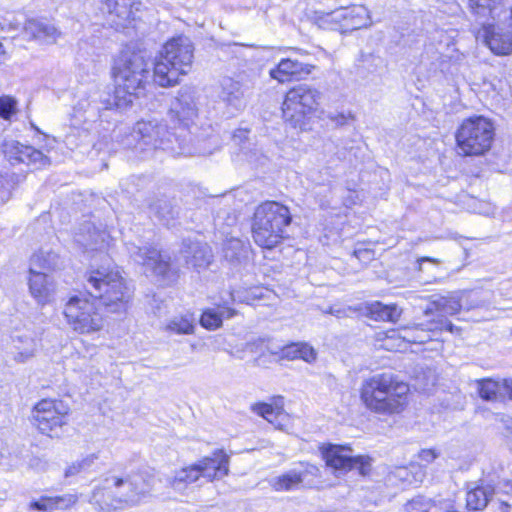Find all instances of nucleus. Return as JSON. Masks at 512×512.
<instances>
[{
	"label": "nucleus",
	"instance_id": "f257e3e1",
	"mask_svg": "<svg viewBox=\"0 0 512 512\" xmlns=\"http://www.w3.org/2000/svg\"><path fill=\"white\" fill-rule=\"evenodd\" d=\"M112 71L115 82L114 95L95 92L87 98L80 99L74 107L75 125L96 121L104 110H126L144 90L149 77L144 55L130 50L120 53L114 61Z\"/></svg>",
	"mask_w": 512,
	"mask_h": 512
},
{
	"label": "nucleus",
	"instance_id": "f03ea898",
	"mask_svg": "<svg viewBox=\"0 0 512 512\" xmlns=\"http://www.w3.org/2000/svg\"><path fill=\"white\" fill-rule=\"evenodd\" d=\"M168 116L173 124L172 129L175 130L173 133L157 120L138 121L131 134L137 141L135 148L141 151L163 149L177 154H192L186 148V136L191 133L197 109L189 89L178 92V96L171 103Z\"/></svg>",
	"mask_w": 512,
	"mask_h": 512
},
{
	"label": "nucleus",
	"instance_id": "7ed1b4c3",
	"mask_svg": "<svg viewBox=\"0 0 512 512\" xmlns=\"http://www.w3.org/2000/svg\"><path fill=\"white\" fill-rule=\"evenodd\" d=\"M153 477L146 472L106 476L94 488L90 503L102 511L126 509L139 504L152 490Z\"/></svg>",
	"mask_w": 512,
	"mask_h": 512
},
{
	"label": "nucleus",
	"instance_id": "20e7f679",
	"mask_svg": "<svg viewBox=\"0 0 512 512\" xmlns=\"http://www.w3.org/2000/svg\"><path fill=\"white\" fill-rule=\"evenodd\" d=\"M409 385L388 372L373 374L360 385L362 404L369 411L390 416L399 414L407 406Z\"/></svg>",
	"mask_w": 512,
	"mask_h": 512
},
{
	"label": "nucleus",
	"instance_id": "39448f33",
	"mask_svg": "<svg viewBox=\"0 0 512 512\" xmlns=\"http://www.w3.org/2000/svg\"><path fill=\"white\" fill-rule=\"evenodd\" d=\"M87 282L94 289L98 298L110 313L127 312L133 291L122 277L119 268L107 258L105 263L92 268Z\"/></svg>",
	"mask_w": 512,
	"mask_h": 512
},
{
	"label": "nucleus",
	"instance_id": "423d86ee",
	"mask_svg": "<svg viewBox=\"0 0 512 512\" xmlns=\"http://www.w3.org/2000/svg\"><path fill=\"white\" fill-rule=\"evenodd\" d=\"M194 46L185 36L167 41L155 58L153 81L160 87H172L179 83L180 76L186 75L193 63Z\"/></svg>",
	"mask_w": 512,
	"mask_h": 512
},
{
	"label": "nucleus",
	"instance_id": "0eeeda50",
	"mask_svg": "<svg viewBox=\"0 0 512 512\" xmlns=\"http://www.w3.org/2000/svg\"><path fill=\"white\" fill-rule=\"evenodd\" d=\"M292 216L287 206L276 201H265L254 212L252 235L262 248L272 249L284 238L285 228Z\"/></svg>",
	"mask_w": 512,
	"mask_h": 512
},
{
	"label": "nucleus",
	"instance_id": "6e6552de",
	"mask_svg": "<svg viewBox=\"0 0 512 512\" xmlns=\"http://www.w3.org/2000/svg\"><path fill=\"white\" fill-rule=\"evenodd\" d=\"M228 473L229 456L222 449H218L210 456L203 457L196 463L176 471L173 477L168 478V483L174 490L181 491L200 477L207 481H214L222 479Z\"/></svg>",
	"mask_w": 512,
	"mask_h": 512
},
{
	"label": "nucleus",
	"instance_id": "1a4fd4ad",
	"mask_svg": "<svg viewBox=\"0 0 512 512\" xmlns=\"http://www.w3.org/2000/svg\"><path fill=\"white\" fill-rule=\"evenodd\" d=\"M494 136V124L483 116L463 120L455 134L457 147L464 156L485 154L491 148Z\"/></svg>",
	"mask_w": 512,
	"mask_h": 512
},
{
	"label": "nucleus",
	"instance_id": "9d476101",
	"mask_svg": "<svg viewBox=\"0 0 512 512\" xmlns=\"http://www.w3.org/2000/svg\"><path fill=\"white\" fill-rule=\"evenodd\" d=\"M322 93L307 84L291 88L283 102L284 119L294 128L304 130L307 119L319 110Z\"/></svg>",
	"mask_w": 512,
	"mask_h": 512
},
{
	"label": "nucleus",
	"instance_id": "9b49d317",
	"mask_svg": "<svg viewBox=\"0 0 512 512\" xmlns=\"http://www.w3.org/2000/svg\"><path fill=\"white\" fill-rule=\"evenodd\" d=\"M63 315L69 328L81 335L100 332L105 325L97 300L84 294L70 297L64 306Z\"/></svg>",
	"mask_w": 512,
	"mask_h": 512
},
{
	"label": "nucleus",
	"instance_id": "f8f14e48",
	"mask_svg": "<svg viewBox=\"0 0 512 512\" xmlns=\"http://www.w3.org/2000/svg\"><path fill=\"white\" fill-rule=\"evenodd\" d=\"M69 407L58 399H42L33 408L32 425L42 434L58 436L67 423Z\"/></svg>",
	"mask_w": 512,
	"mask_h": 512
},
{
	"label": "nucleus",
	"instance_id": "ddd939ff",
	"mask_svg": "<svg viewBox=\"0 0 512 512\" xmlns=\"http://www.w3.org/2000/svg\"><path fill=\"white\" fill-rule=\"evenodd\" d=\"M322 23L332 30L342 33L367 27L370 24L368 10L363 6L341 7L327 13Z\"/></svg>",
	"mask_w": 512,
	"mask_h": 512
},
{
	"label": "nucleus",
	"instance_id": "4468645a",
	"mask_svg": "<svg viewBox=\"0 0 512 512\" xmlns=\"http://www.w3.org/2000/svg\"><path fill=\"white\" fill-rule=\"evenodd\" d=\"M322 455L327 466L335 470L358 469L360 474L365 475L370 466V458L365 456H354L349 447L341 445H328L322 448Z\"/></svg>",
	"mask_w": 512,
	"mask_h": 512
},
{
	"label": "nucleus",
	"instance_id": "2eb2a0df",
	"mask_svg": "<svg viewBox=\"0 0 512 512\" xmlns=\"http://www.w3.org/2000/svg\"><path fill=\"white\" fill-rule=\"evenodd\" d=\"M481 25L477 38L482 39L494 54L503 56L512 52V29H504L502 18Z\"/></svg>",
	"mask_w": 512,
	"mask_h": 512
},
{
	"label": "nucleus",
	"instance_id": "dca6fc26",
	"mask_svg": "<svg viewBox=\"0 0 512 512\" xmlns=\"http://www.w3.org/2000/svg\"><path fill=\"white\" fill-rule=\"evenodd\" d=\"M3 153L11 165L26 164L41 168L49 164V158L40 150L25 145L17 140H5L2 145Z\"/></svg>",
	"mask_w": 512,
	"mask_h": 512
},
{
	"label": "nucleus",
	"instance_id": "f3484780",
	"mask_svg": "<svg viewBox=\"0 0 512 512\" xmlns=\"http://www.w3.org/2000/svg\"><path fill=\"white\" fill-rule=\"evenodd\" d=\"M127 250L133 260L146 267L154 275L168 277L170 272V257L160 253L155 248L139 247L133 243L127 245Z\"/></svg>",
	"mask_w": 512,
	"mask_h": 512
},
{
	"label": "nucleus",
	"instance_id": "a211bd4d",
	"mask_svg": "<svg viewBox=\"0 0 512 512\" xmlns=\"http://www.w3.org/2000/svg\"><path fill=\"white\" fill-rule=\"evenodd\" d=\"M74 240L85 252H102L108 249L111 243V237L108 232L98 229L89 221L80 225L75 233Z\"/></svg>",
	"mask_w": 512,
	"mask_h": 512
},
{
	"label": "nucleus",
	"instance_id": "6ab92c4d",
	"mask_svg": "<svg viewBox=\"0 0 512 512\" xmlns=\"http://www.w3.org/2000/svg\"><path fill=\"white\" fill-rule=\"evenodd\" d=\"M314 66L300 62L296 59L283 58L269 71L272 79L284 84L291 81H299L306 78L313 71Z\"/></svg>",
	"mask_w": 512,
	"mask_h": 512
},
{
	"label": "nucleus",
	"instance_id": "aec40b11",
	"mask_svg": "<svg viewBox=\"0 0 512 512\" xmlns=\"http://www.w3.org/2000/svg\"><path fill=\"white\" fill-rule=\"evenodd\" d=\"M101 12L115 29L124 28L132 17L133 0H97Z\"/></svg>",
	"mask_w": 512,
	"mask_h": 512
},
{
	"label": "nucleus",
	"instance_id": "412c9836",
	"mask_svg": "<svg viewBox=\"0 0 512 512\" xmlns=\"http://www.w3.org/2000/svg\"><path fill=\"white\" fill-rule=\"evenodd\" d=\"M317 468L310 464L300 463L285 473L272 477L269 484L275 491H291L298 489L308 474L313 475Z\"/></svg>",
	"mask_w": 512,
	"mask_h": 512
},
{
	"label": "nucleus",
	"instance_id": "4be33fe9",
	"mask_svg": "<svg viewBox=\"0 0 512 512\" xmlns=\"http://www.w3.org/2000/svg\"><path fill=\"white\" fill-rule=\"evenodd\" d=\"M29 293L39 305L50 303L55 295L56 286L47 273L29 272Z\"/></svg>",
	"mask_w": 512,
	"mask_h": 512
},
{
	"label": "nucleus",
	"instance_id": "5701e85b",
	"mask_svg": "<svg viewBox=\"0 0 512 512\" xmlns=\"http://www.w3.org/2000/svg\"><path fill=\"white\" fill-rule=\"evenodd\" d=\"M24 32L30 40L46 45L56 43L58 38L61 36V32L54 24L44 19L36 18L26 20L24 24Z\"/></svg>",
	"mask_w": 512,
	"mask_h": 512
},
{
	"label": "nucleus",
	"instance_id": "b1692460",
	"mask_svg": "<svg viewBox=\"0 0 512 512\" xmlns=\"http://www.w3.org/2000/svg\"><path fill=\"white\" fill-rule=\"evenodd\" d=\"M469 8L480 24L506 19L504 0H469Z\"/></svg>",
	"mask_w": 512,
	"mask_h": 512
},
{
	"label": "nucleus",
	"instance_id": "393cba45",
	"mask_svg": "<svg viewBox=\"0 0 512 512\" xmlns=\"http://www.w3.org/2000/svg\"><path fill=\"white\" fill-rule=\"evenodd\" d=\"M181 255L188 266L193 268H206L212 261V252L206 243L185 240Z\"/></svg>",
	"mask_w": 512,
	"mask_h": 512
},
{
	"label": "nucleus",
	"instance_id": "a878e982",
	"mask_svg": "<svg viewBox=\"0 0 512 512\" xmlns=\"http://www.w3.org/2000/svg\"><path fill=\"white\" fill-rule=\"evenodd\" d=\"M437 329H441L438 322L435 320L424 324H413L411 326H407L399 329L398 331L392 330L389 333L388 337L393 338L397 335L401 337L403 340H406L410 343H425L431 339L430 332H433Z\"/></svg>",
	"mask_w": 512,
	"mask_h": 512
},
{
	"label": "nucleus",
	"instance_id": "bb28decb",
	"mask_svg": "<svg viewBox=\"0 0 512 512\" xmlns=\"http://www.w3.org/2000/svg\"><path fill=\"white\" fill-rule=\"evenodd\" d=\"M462 294L459 292L451 293L448 296H440L433 300L425 309L426 316L438 313L441 316H453L462 309Z\"/></svg>",
	"mask_w": 512,
	"mask_h": 512
},
{
	"label": "nucleus",
	"instance_id": "cd10ccee",
	"mask_svg": "<svg viewBox=\"0 0 512 512\" xmlns=\"http://www.w3.org/2000/svg\"><path fill=\"white\" fill-rule=\"evenodd\" d=\"M78 498L74 494H64L59 496H42L38 500L30 503L29 507L34 510L54 512L56 510H65L76 504Z\"/></svg>",
	"mask_w": 512,
	"mask_h": 512
},
{
	"label": "nucleus",
	"instance_id": "c85d7f7f",
	"mask_svg": "<svg viewBox=\"0 0 512 512\" xmlns=\"http://www.w3.org/2000/svg\"><path fill=\"white\" fill-rule=\"evenodd\" d=\"M367 314L376 321L396 322L402 310L396 304H384L380 301L368 302L365 305Z\"/></svg>",
	"mask_w": 512,
	"mask_h": 512
},
{
	"label": "nucleus",
	"instance_id": "c756f323",
	"mask_svg": "<svg viewBox=\"0 0 512 512\" xmlns=\"http://www.w3.org/2000/svg\"><path fill=\"white\" fill-rule=\"evenodd\" d=\"M59 256L49 250H40L32 255L29 264V272L47 273L55 270L59 266Z\"/></svg>",
	"mask_w": 512,
	"mask_h": 512
},
{
	"label": "nucleus",
	"instance_id": "7c9ffc66",
	"mask_svg": "<svg viewBox=\"0 0 512 512\" xmlns=\"http://www.w3.org/2000/svg\"><path fill=\"white\" fill-rule=\"evenodd\" d=\"M235 313L234 309L228 307L208 309L203 312L200 323L206 329L215 330L222 325L223 319L232 318Z\"/></svg>",
	"mask_w": 512,
	"mask_h": 512
},
{
	"label": "nucleus",
	"instance_id": "2f4dec72",
	"mask_svg": "<svg viewBox=\"0 0 512 512\" xmlns=\"http://www.w3.org/2000/svg\"><path fill=\"white\" fill-rule=\"evenodd\" d=\"M505 380L483 379L478 381V392L482 399L497 400L506 396Z\"/></svg>",
	"mask_w": 512,
	"mask_h": 512
},
{
	"label": "nucleus",
	"instance_id": "473e14b6",
	"mask_svg": "<svg viewBox=\"0 0 512 512\" xmlns=\"http://www.w3.org/2000/svg\"><path fill=\"white\" fill-rule=\"evenodd\" d=\"M164 330L175 334H192L194 330V320L189 315L175 316L167 322Z\"/></svg>",
	"mask_w": 512,
	"mask_h": 512
},
{
	"label": "nucleus",
	"instance_id": "72a5a7b5",
	"mask_svg": "<svg viewBox=\"0 0 512 512\" xmlns=\"http://www.w3.org/2000/svg\"><path fill=\"white\" fill-rule=\"evenodd\" d=\"M15 348L18 350L14 359L18 362H25L34 356L36 351V342L28 336H18L14 339Z\"/></svg>",
	"mask_w": 512,
	"mask_h": 512
},
{
	"label": "nucleus",
	"instance_id": "f704fd0d",
	"mask_svg": "<svg viewBox=\"0 0 512 512\" xmlns=\"http://www.w3.org/2000/svg\"><path fill=\"white\" fill-rule=\"evenodd\" d=\"M489 494L483 487H476L467 492L466 506L470 510H481L486 507Z\"/></svg>",
	"mask_w": 512,
	"mask_h": 512
},
{
	"label": "nucleus",
	"instance_id": "c9c22d12",
	"mask_svg": "<svg viewBox=\"0 0 512 512\" xmlns=\"http://www.w3.org/2000/svg\"><path fill=\"white\" fill-rule=\"evenodd\" d=\"M251 410L274 425H276L277 418L283 415L282 407L273 406L268 403H255L251 406Z\"/></svg>",
	"mask_w": 512,
	"mask_h": 512
},
{
	"label": "nucleus",
	"instance_id": "e433bc0d",
	"mask_svg": "<svg viewBox=\"0 0 512 512\" xmlns=\"http://www.w3.org/2000/svg\"><path fill=\"white\" fill-rule=\"evenodd\" d=\"M252 347H254L252 351L259 352L260 357L270 355L274 357L276 361L281 358L282 346L271 340L259 339L252 343Z\"/></svg>",
	"mask_w": 512,
	"mask_h": 512
},
{
	"label": "nucleus",
	"instance_id": "4c0bfd02",
	"mask_svg": "<svg viewBox=\"0 0 512 512\" xmlns=\"http://www.w3.org/2000/svg\"><path fill=\"white\" fill-rule=\"evenodd\" d=\"M96 459H97V457L94 454H92V455L86 456L85 458H83L79 461L72 463L71 465H69L66 468L65 477L75 476V475L79 474L80 472L89 469L94 464Z\"/></svg>",
	"mask_w": 512,
	"mask_h": 512
},
{
	"label": "nucleus",
	"instance_id": "58836bf2",
	"mask_svg": "<svg viewBox=\"0 0 512 512\" xmlns=\"http://www.w3.org/2000/svg\"><path fill=\"white\" fill-rule=\"evenodd\" d=\"M416 381L419 389L429 391L436 384L437 376L434 370L427 369L416 377Z\"/></svg>",
	"mask_w": 512,
	"mask_h": 512
},
{
	"label": "nucleus",
	"instance_id": "ea45409f",
	"mask_svg": "<svg viewBox=\"0 0 512 512\" xmlns=\"http://www.w3.org/2000/svg\"><path fill=\"white\" fill-rule=\"evenodd\" d=\"M16 112V101L11 97H0V117L9 119Z\"/></svg>",
	"mask_w": 512,
	"mask_h": 512
},
{
	"label": "nucleus",
	"instance_id": "a19ab883",
	"mask_svg": "<svg viewBox=\"0 0 512 512\" xmlns=\"http://www.w3.org/2000/svg\"><path fill=\"white\" fill-rule=\"evenodd\" d=\"M433 508H435V505H433L430 500H426L422 497L413 499L407 507L409 512H431Z\"/></svg>",
	"mask_w": 512,
	"mask_h": 512
},
{
	"label": "nucleus",
	"instance_id": "79ce46f5",
	"mask_svg": "<svg viewBox=\"0 0 512 512\" xmlns=\"http://www.w3.org/2000/svg\"><path fill=\"white\" fill-rule=\"evenodd\" d=\"M153 210L166 222V224H168L169 220L175 216L174 209L167 201H163L160 204L153 206Z\"/></svg>",
	"mask_w": 512,
	"mask_h": 512
},
{
	"label": "nucleus",
	"instance_id": "37998d69",
	"mask_svg": "<svg viewBox=\"0 0 512 512\" xmlns=\"http://www.w3.org/2000/svg\"><path fill=\"white\" fill-rule=\"evenodd\" d=\"M298 349V359H302L308 363H312L316 360V351L310 345L306 343H299Z\"/></svg>",
	"mask_w": 512,
	"mask_h": 512
},
{
	"label": "nucleus",
	"instance_id": "c03bdc74",
	"mask_svg": "<svg viewBox=\"0 0 512 512\" xmlns=\"http://www.w3.org/2000/svg\"><path fill=\"white\" fill-rule=\"evenodd\" d=\"M299 343H292L290 345L282 346L281 350V358L286 360H295L298 359L299 354Z\"/></svg>",
	"mask_w": 512,
	"mask_h": 512
},
{
	"label": "nucleus",
	"instance_id": "a18cd8bd",
	"mask_svg": "<svg viewBox=\"0 0 512 512\" xmlns=\"http://www.w3.org/2000/svg\"><path fill=\"white\" fill-rule=\"evenodd\" d=\"M242 247V242L239 239H230L224 248L225 257L230 258L231 260L235 258L238 253L236 250L240 249Z\"/></svg>",
	"mask_w": 512,
	"mask_h": 512
},
{
	"label": "nucleus",
	"instance_id": "49530a36",
	"mask_svg": "<svg viewBox=\"0 0 512 512\" xmlns=\"http://www.w3.org/2000/svg\"><path fill=\"white\" fill-rule=\"evenodd\" d=\"M329 119L337 126H344L347 125L350 121L354 120V115L351 112L335 113L330 114Z\"/></svg>",
	"mask_w": 512,
	"mask_h": 512
},
{
	"label": "nucleus",
	"instance_id": "de8ad7c7",
	"mask_svg": "<svg viewBox=\"0 0 512 512\" xmlns=\"http://www.w3.org/2000/svg\"><path fill=\"white\" fill-rule=\"evenodd\" d=\"M361 201L360 194L355 190H347L343 196V204L346 207L357 205Z\"/></svg>",
	"mask_w": 512,
	"mask_h": 512
},
{
	"label": "nucleus",
	"instance_id": "09e8293b",
	"mask_svg": "<svg viewBox=\"0 0 512 512\" xmlns=\"http://www.w3.org/2000/svg\"><path fill=\"white\" fill-rule=\"evenodd\" d=\"M438 456L439 453L435 449H423L418 454V458L425 464L432 463Z\"/></svg>",
	"mask_w": 512,
	"mask_h": 512
},
{
	"label": "nucleus",
	"instance_id": "8fccbe9b",
	"mask_svg": "<svg viewBox=\"0 0 512 512\" xmlns=\"http://www.w3.org/2000/svg\"><path fill=\"white\" fill-rule=\"evenodd\" d=\"M249 131L246 129H238L233 134V139L241 143L243 140L247 139Z\"/></svg>",
	"mask_w": 512,
	"mask_h": 512
},
{
	"label": "nucleus",
	"instance_id": "3c124183",
	"mask_svg": "<svg viewBox=\"0 0 512 512\" xmlns=\"http://www.w3.org/2000/svg\"><path fill=\"white\" fill-rule=\"evenodd\" d=\"M439 326L441 327L440 330H442L443 328H445L446 330H448L449 332L451 333H455V332H459V328L454 326L451 322H443V321H437Z\"/></svg>",
	"mask_w": 512,
	"mask_h": 512
},
{
	"label": "nucleus",
	"instance_id": "603ef678",
	"mask_svg": "<svg viewBox=\"0 0 512 512\" xmlns=\"http://www.w3.org/2000/svg\"><path fill=\"white\" fill-rule=\"evenodd\" d=\"M337 146L333 141H326L323 144V151L327 153H335Z\"/></svg>",
	"mask_w": 512,
	"mask_h": 512
},
{
	"label": "nucleus",
	"instance_id": "864d4df0",
	"mask_svg": "<svg viewBox=\"0 0 512 512\" xmlns=\"http://www.w3.org/2000/svg\"><path fill=\"white\" fill-rule=\"evenodd\" d=\"M10 193L7 189H4L0 184V204L5 203L9 199Z\"/></svg>",
	"mask_w": 512,
	"mask_h": 512
},
{
	"label": "nucleus",
	"instance_id": "5fc2aeb1",
	"mask_svg": "<svg viewBox=\"0 0 512 512\" xmlns=\"http://www.w3.org/2000/svg\"><path fill=\"white\" fill-rule=\"evenodd\" d=\"M423 262H430V263H433V264H439L440 260L437 259V258H431V257H421V258L418 259V263H419L420 267H421V264Z\"/></svg>",
	"mask_w": 512,
	"mask_h": 512
},
{
	"label": "nucleus",
	"instance_id": "6e6d98bb",
	"mask_svg": "<svg viewBox=\"0 0 512 512\" xmlns=\"http://www.w3.org/2000/svg\"><path fill=\"white\" fill-rule=\"evenodd\" d=\"M505 385H507L506 388V396H508L510 399H512V379L511 380H505Z\"/></svg>",
	"mask_w": 512,
	"mask_h": 512
},
{
	"label": "nucleus",
	"instance_id": "4d7b16f0",
	"mask_svg": "<svg viewBox=\"0 0 512 512\" xmlns=\"http://www.w3.org/2000/svg\"><path fill=\"white\" fill-rule=\"evenodd\" d=\"M7 59V54L3 44L0 42V64H2Z\"/></svg>",
	"mask_w": 512,
	"mask_h": 512
},
{
	"label": "nucleus",
	"instance_id": "13d9d810",
	"mask_svg": "<svg viewBox=\"0 0 512 512\" xmlns=\"http://www.w3.org/2000/svg\"><path fill=\"white\" fill-rule=\"evenodd\" d=\"M512 509V504H509L507 502H502L500 506V510L502 512H510Z\"/></svg>",
	"mask_w": 512,
	"mask_h": 512
},
{
	"label": "nucleus",
	"instance_id": "bf43d9fd",
	"mask_svg": "<svg viewBox=\"0 0 512 512\" xmlns=\"http://www.w3.org/2000/svg\"><path fill=\"white\" fill-rule=\"evenodd\" d=\"M329 313H330V314H333V315H335V316H337V317H340V316H341V315H340V314H341V311H340L339 309H338V310H335V309H333V308H330Z\"/></svg>",
	"mask_w": 512,
	"mask_h": 512
},
{
	"label": "nucleus",
	"instance_id": "052dcab7",
	"mask_svg": "<svg viewBox=\"0 0 512 512\" xmlns=\"http://www.w3.org/2000/svg\"><path fill=\"white\" fill-rule=\"evenodd\" d=\"M354 253H355V256L358 257V258H360V256L362 254H369V252L366 251V250H358V251H355Z\"/></svg>",
	"mask_w": 512,
	"mask_h": 512
},
{
	"label": "nucleus",
	"instance_id": "680f3d73",
	"mask_svg": "<svg viewBox=\"0 0 512 512\" xmlns=\"http://www.w3.org/2000/svg\"><path fill=\"white\" fill-rule=\"evenodd\" d=\"M483 85L484 86H491L493 89L495 88L494 85L491 82H487L486 80H484Z\"/></svg>",
	"mask_w": 512,
	"mask_h": 512
},
{
	"label": "nucleus",
	"instance_id": "e2e57ef3",
	"mask_svg": "<svg viewBox=\"0 0 512 512\" xmlns=\"http://www.w3.org/2000/svg\"><path fill=\"white\" fill-rule=\"evenodd\" d=\"M194 152L195 153H200V154H205L206 153V151L204 149H201V148L196 149Z\"/></svg>",
	"mask_w": 512,
	"mask_h": 512
},
{
	"label": "nucleus",
	"instance_id": "0e129e2a",
	"mask_svg": "<svg viewBox=\"0 0 512 512\" xmlns=\"http://www.w3.org/2000/svg\"><path fill=\"white\" fill-rule=\"evenodd\" d=\"M11 26H12V28H13V29H15V30H16V29H18V28H19L20 23L11 24Z\"/></svg>",
	"mask_w": 512,
	"mask_h": 512
},
{
	"label": "nucleus",
	"instance_id": "69168bd1",
	"mask_svg": "<svg viewBox=\"0 0 512 512\" xmlns=\"http://www.w3.org/2000/svg\"><path fill=\"white\" fill-rule=\"evenodd\" d=\"M93 293L95 294L94 290H93V291H90V294H93ZM93 299H95V300H96L97 298H95V297H94Z\"/></svg>",
	"mask_w": 512,
	"mask_h": 512
}]
</instances>
